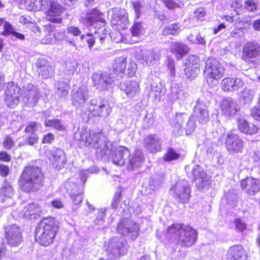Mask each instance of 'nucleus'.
<instances>
[{
    "mask_svg": "<svg viewBox=\"0 0 260 260\" xmlns=\"http://www.w3.org/2000/svg\"><path fill=\"white\" fill-rule=\"evenodd\" d=\"M74 138L80 147L90 146L96 149L98 158L106 159L110 157L113 164L121 166L126 164L124 156L129 155V150L124 146L119 147L112 152V144L102 132L90 131L86 127L79 128Z\"/></svg>",
    "mask_w": 260,
    "mask_h": 260,
    "instance_id": "1",
    "label": "nucleus"
},
{
    "mask_svg": "<svg viewBox=\"0 0 260 260\" xmlns=\"http://www.w3.org/2000/svg\"><path fill=\"white\" fill-rule=\"evenodd\" d=\"M43 175L37 166L28 165L23 170L19 181L21 190L25 192L35 191L43 186Z\"/></svg>",
    "mask_w": 260,
    "mask_h": 260,
    "instance_id": "2",
    "label": "nucleus"
},
{
    "mask_svg": "<svg viewBox=\"0 0 260 260\" xmlns=\"http://www.w3.org/2000/svg\"><path fill=\"white\" fill-rule=\"evenodd\" d=\"M58 229L54 218L49 217L43 218L36 229V241L43 246L50 245L53 242Z\"/></svg>",
    "mask_w": 260,
    "mask_h": 260,
    "instance_id": "3",
    "label": "nucleus"
},
{
    "mask_svg": "<svg viewBox=\"0 0 260 260\" xmlns=\"http://www.w3.org/2000/svg\"><path fill=\"white\" fill-rule=\"evenodd\" d=\"M168 233L170 235H177L178 244L182 247H189L193 245L198 239L197 230L190 226L175 223L168 229Z\"/></svg>",
    "mask_w": 260,
    "mask_h": 260,
    "instance_id": "4",
    "label": "nucleus"
},
{
    "mask_svg": "<svg viewBox=\"0 0 260 260\" xmlns=\"http://www.w3.org/2000/svg\"><path fill=\"white\" fill-rule=\"evenodd\" d=\"M204 75L207 83L211 86L217 84L224 74V69L214 58L209 57L204 61Z\"/></svg>",
    "mask_w": 260,
    "mask_h": 260,
    "instance_id": "5",
    "label": "nucleus"
},
{
    "mask_svg": "<svg viewBox=\"0 0 260 260\" xmlns=\"http://www.w3.org/2000/svg\"><path fill=\"white\" fill-rule=\"evenodd\" d=\"M107 255L111 259L119 257L127 252L126 241L123 237H114L105 243Z\"/></svg>",
    "mask_w": 260,
    "mask_h": 260,
    "instance_id": "6",
    "label": "nucleus"
},
{
    "mask_svg": "<svg viewBox=\"0 0 260 260\" xmlns=\"http://www.w3.org/2000/svg\"><path fill=\"white\" fill-rule=\"evenodd\" d=\"M171 191L173 197L183 204L187 203L190 198L191 189L186 180L178 181L171 188Z\"/></svg>",
    "mask_w": 260,
    "mask_h": 260,
    "instance_id": "7",
    "label": "nucleus"
},
{
    "mask_svg": "<svg viewBox=\"0 0 260 260\" xmlns=\"http://www.w3.org/2000/svg\"><path fill=\"white\" fill-rule=\"evenodd\" d=\"M188 175L192 178L199 189H208L211 183L210 178L208 176L203 169L199 165H194L190 174Z\"/></svg>",
    "mask_w": 260,
    "mask_h": 260,
    "instance_id": "8",
    "label": "nucleus"
},
{
    "mask_svg": "<svg viewBox=\"0 0 260 260\" xmlns=\"http://www.w3.org/2000/svg\"><path fill=\"white\" fill-rule=\"evenodd\" d=\"M90 106L88 108V117L93 116L107 117L111 112V108L109 103L101 99H93L90 101Z\"/></svg>",
    "mask_w": 260,
    "mask_h": 260,
    "instance_id": "9",
    "label": "nucleus"
},
{
    "mask_svg": "<svg viewBox=\"0 0 260 260\" xmlns=\"http://www.w3.org/2000/svg\"><path fill=\"white\" fill-rule=\"evenodd\" d=\"M116 77L107 72L96 73L92 75V80L93 82V85L100 90H108L110 87H112V85L116 84L117 81Z\"/></svg>",
    "mask_w": 260,
    "mask_h": 260,
    "instance_id": "10",
    "label": "nucleus"
},
{
    "mask_svg": "<svg viewBox=\"0 0 260 260\" xmlns=\"http://www.w3.org/2000/svg\"><path fill=\"white\" fill-rule=\"evenodd\" d=\"M225 145L230 153L237 154L242 152L244 142L239 135L233 132H230L227 134Z\"/></svg>",
    "mask_w": 260,
    "mask_h": 260,
    "instance_id": "11",
    "label": "nucleus"
},
{
    "mask_svg": "<svg viewBox=\"0 0 260 260\" xmlns=\"http://www.w3.org/2000/svg\"><path fill=\"white\" fill-rule=\"evenodd\" d=\"M21 96L22 102L28 106H34L38 101L40 93L38 88L31 83H28L22 86Z\"/></svg>",
    "mask_w": 260,
    "mask_h": 260,
    "instance_id": "12",
    "label": "nucleus"
},
{
    "mask_svg": "<svg viewBox=\"0 0 260 260\" xmlns=\"http://www.w3.org/2000/svg\"><path fill=\"white\" fill-rule=\"evenodd\" d=\"M117 232L123 236H127L133 240L139 235V226L135 222L127 219H123L117 227Z\"/></svg>",
    "mask_w": 260,
    "mask_h": 260,
    "instance_id": "13",
    "label": "nucleus"
},
{
    "mask_svg": "<svg viewBox=\"0 0 260 260\" xmlns=\"http://www.w3.org/2000/svg\"><path fill=\"white\" fill-rule=\"evenodd\" d=\"M5 237L10 246H18L22 241L20 228L15 224L8 225L5 229Z\"/></svg>",
    "mask_w": 260,
    "mask_h": 260,
    "instance_id": "14",
    "label": "nucleus"
},
{
    "mask_svg": "<svg viewBox=\"0 0 260 260\" xmlns=\"http://www.w3.org/2000/svg\"><path fill=\"white\" fill-rule=\"evenodd\" d=\"M20 88L13 83H8L6 90L5 102L10 108H14L20 102L19 98Z\"/></svg>",
    "mask_w": 260,
    "mask_h": 260,
    "instance_id": "15",
    "label": "nucleus"
},
{
    "mask_svg": "<svg viewBox=\"0 0 260 260\" xmlns=\"http://www.w3.org/2000/svg\"><path fill=\"white\" fill-rule=\"evenodd\" d=\"M260 55V44L256 41H248L244 46L242 58L245 61H251Z\"/></svg>",
    "mask_w": 260,
    "mask_h": 260,
    "instance_id": "16",
    "label": "nucleus"
},
{
    "mask_svg": "<svg viewBox=\"0 0 260 260\" xmlns=\"http://www.w3.org/2000/svg\"><path fill=\"white\" fill-rule=\"evenodd\" d=\"M88 99V91L86 86H81L72 91V104L76 108L82 107Z\"/></svg>",
    "mask_w": 260,
    "mask_h": 260,
    "instance_id": "17",
    "label": "nucleus"
},
{
    "mask_svg": "<svg viewBox=\"0 0 260 260\" xmlns=\"http://www.w3.org/2000/svg\"><path fill=\"white\" fill-rule=\"evenodd\" d=\"M199 59L194 55L188 57L187 61L185 63L184 69L185 75L188 79L192 80L198 75L200 69L199 63Z\"/></svg>",
    "mask_w": 260,
    "mask_h": 260,
    "instance_id": "18",
    "label": "nucleus"
},
{
    "mask_svg": "<svg viewBox=\"0 0 260 260\" xmlns=\"http://www.w3.org/2000/svg\"><path fill=\"white\" fill-rule=\"evenodd\" d=\"M64 11V8L57 1H53L46 12V18L50 21L60 23L62 21L61 15Z\"/></svg>",
    "mask_w": 260,
    "mask_h": 260,
    "instance_id": "19",
    "label": "nucleus"
},
{
    "mask_svg": "<svg viewBox=\"0 0 260 260\" xmlns=\"http://www.w3.org/2000/svg\"><path fill=\"white\" fill-rule=\"evenodd\" d=\"M103 14L97 9H93L87 12L85 16L81 18V22L85 23L87 27H92L98 25V22L105 23V20L102 17Z\"/></svg>",
    "mask_w": 260,
    "mask_h": 260,
    "instance_id": "20",
    "label": "nucleus"
},
{
    "mask_svg": "<svg viewBox=\"0 0 260 260\" xmlns=\"http://www.w3.org/2000/svg\"><path fill=\"white\" fill-rule=\"evenodd\" d=\"M111 18L113 23L119 25L121 28H126L128 25V14L125 9L114 8L111 11Z\"/></svg>",
    "mask_w": 260,
    "mask_h": 260,
    "instance_id": "21",
    "label": "nucleus"
},
{
    "mask_svg": "<svg viewBox=\"0 0 260 260\" xmlns=\"http://www.w3.org/2000/svg\"><path fill=\"white\" fill-rule=\"evenodd\" d=\"M220 108L222 113L227 117L235 116L240 110L237 102L231 98L223 100Z\"/></svg>",
    "mask_w": 260,
    "mask_h": 260,
    "instance_id": "22",
    "label": "nucleus"
},
{
    "mask_svg": "<svg viewBox=\"0 0 260 260\" xmlns=\"http://www.w3.org/2000/svg\"><path fill=\"white\" fill-rule=\"evenodd\" d=\"M49 158L53 167L58 170L63 168L67 162L64 152L59 149H55L50 151Z\"/></svg>",
    "mask_w": 260,
    "mask_h": 260,
    "instance_id": "23",
    "label": "nucleus"
},
{
    "mask_svg": "<svg viewBox=\"0 0 260 260\" xmlns=\"http://www.w3.org/2000/svg\"><path fill=\"white\" fill-rule=\"evenodd\" d=\"M242 189L247 194L253 196L260 189L259 181L255 178L247 177L241 182Z\"/></svg>",
    "mask_w": 260,
    "mask_h": 260,
    "instance_id": "24",
    "label": "nucleus"
},
{
    "mask_svg": "<svg viewBox=\"0 0 260 260\" xmlns=\"http://www.w3.org/2000/svg\"><path fill=\"white\" fill-rule=\"evenodd\" d=\"M194 112L198 121L202 123H206L209 119V111L206 103L201 100H198L193 108Z\"/></svg>",
    "mask_w": 260,
    "mask_h": 260,
    "instance_id": "25",
    "label": "nucleus"
},
{
    "mask_svg": "<svg viewBox=\"0 0 260 260\" xmlns=\"http://www.w3.org/2000/svg\"><path fill=\"white\" fill-rule=\"evenodd\" d=\"M64 186L73 204L74 205L80 204L82 201L83 195L79 190L78 185L74 182H68L66 183Z\"/></svg>",
    "mask_w": 260,
    "mask_h": 260,
    "instance_id": "26",
    "label": "nucleus"
},
{
    "mask_svg": "<svg viewBox=\"0 0 260 260\" xmlns=\"http://www.w3.org/2000/svg\"><path fill=\"white\" fill-rule=\"evenodd\" d=\"M161 142L155 134L148 135L144 140V146L151 153H156L160 150Z\"/></svg>",
    "mask_w": 260,
    "mask_h": 260,
    "instance_id": "27",
    "label": "nucleus"
},
{
    "mask_svg": "<svg viewBox=\"0 0 260 260\" xmlns=\"http://www.w3.org/2000/svg\"><path fill=\"white\" fill-rule=\"evenodd\" d=\"M127 156H128V158L125 164L127 165V168L129 170H133L138 168L144 162L143 154L140 149L136 150L132 154L129 153V155Z\"/></svg>",
    "mask_w": 260,
    "mask_h": 260,
    "instance_id": "28",
    "label": "nucleus"
},
{
    "mask_svg": "<svg viewBox=\"0 0 260 260\" xmlns=\"http://www.w3.org/2000/svg\"><path fill=\"white\" fill-rule=\"evenodd\" d=\"M159 53L152 50H145L142 52V55L139 57L140 62L144 66H153L160 59Z\"/></svg>",
    "mask_w": 260,
    "mask_h": 260,
    "instance_id": "29",
    "label": "nucleus"
},
{
    "mask_svg": "<svg viewBox=\"0 0 260 260\" xmlns=\"http://www.w3.org/2000/svg\"><path fill=\"white\" fill-rule=\"evenodd\" d=\"M116 85L118 86L121 90L130 97H134L138 94L140 91V87L138 82L135 81H126L123 83L117 81Z\"/></svg>",
    "mask_w": 260,
    "mask_h": 260,
    "instance_id": "30",
    "label": "nucleus"
},
{
    "mask_svg": "<svg viewBox=\"0 0 260 260\" xmlns=\"http://www.w3.org/2000/svg\"><path fill=\"white\" fill-rule=\"evenodd\" d=\"M244 84L243 80L239 78H225L221 82L222 89L224 91H233L241 88Z\"/></svg>",
    "mask_w": 260,
    "mask_h": 260,
    "instance_id": "31",
    "label": "nucleus"
},
{
    "mask_svg": "<svg viewBox=\"0 0 260 260\" xmlns=\"http://www.w3.org/2000/svg\"><path fill=\"white\" fill-rule=\"evenodd\" d=\"M41 213L40 207L36 204H28L24 206L20 215L22 217L31 220L35 219Z\"/></svg>",
    "mask_w": 260,
    "mask_h": 260,
    "instance_id": "32",
    "label": "nucleus"
},
{
    "mask_svg": "<svg viewBox=\"0 0 260 260\" xmlns=\"http://www.w3.org/2000/svg\"><path fill=\"white\" fill-rule=\"evenodd\" d=\"M228 260H246V253L243 247L240 245L231 247L227 253Z\"/></svg>",
    "mask_w": 260,
    "mask_h": 260,
    "instance_id": "33",
    "label": "nucleus"
},
{
    "mask_svg": "<svg viewBox=\"0 0 260 260\" xmlns=\"http://www.w3.org/2000/svg\"><path fill=\"white\" fill-rule=\"evenodd\" d=\"M238 127L240 131L246 135H253L258 131V127L254 124L248 122L244 118L237 119Z\"/></svg>",
    "mask_w": 260,
    "mask_h": 260,
    "instance_id": "34",
    "label": "nucleus"
},
{
    "mask_svg": "<svg viewBox=\"0 0 260 260\" xmlns=\"http://www.w3.org/2000/svg\"><path fill=\"white\" fill-rule=\"evenodd\" d=\"M126 60L123 58H118L115 60L113 64V75H116L115 80L118 81L120 78H122L124 75V71L126 68Z\"/></svg>",
    "mask_w": 260,
    "mask_h": 260,
    "instance_id": "35",
    "label": "nucleus"
},
{
    "mask_svg": "<svg viewBox=\"0 0 260 260\" xmlns=\"http://www.w3.org/2000/svg\"><path fill=\"white\" fill-rule=\"evenodd\" d=\"M188 118L187 114L185 113H176L172 121L174 131H176L178 135L182 134L184 129V122Z\"/></svg>",
    "mask_w": 260,
    "mask_h": 260,
    "instance_id": "36",
    "label": "nucleus"
},
{
    "mask_svg": "<svg viewBox=\"0 0 260 260\" xmlns=\"http://www.w3.org/2000/svg\"><path fill=\"white\" fill-rule=\"evenodd\" d=\"M170 49L172 53L175 54L177 58L181 59L188 51L186 45L181 42H172L170 43Z\"/></svg>",
    "mask_w": 260,
    "mask_h": 260,
    "instance_id": "37",
    "label": "nucleus"
},
{
    "mask_svg": "<svg viewBox=\"0 0 260 260\" xmlns=\"http://www.w3.org/2000/svg\"><path fill=\"white\" fill-rule=\"evenodd\" d=\"M92 29H93V35L95 36L96 40L100 41L101 44L104 43L106 39L109 35L107 26L104 25L101 26L95 25L90 28L89 30L92 31Z\"/></svg>",
    "mask_w": 260,
    "mask_h": 260,
    "instance_id": "38",
    "label": "nucleus"
},
{
    "mask_svg": "<svg viewBox=\"0 0 260 260\" xmlns=\"http://www.w3.org/2000/svg\"><path fill=\"white\" fill-rule=\"evenodd\" d=\"M165 180L162 174H154L151 177L149 182L150 188L152 190H158L161 187Z\"/></svg>",
    "mask_w": 260,
    "mask_h": 260,
    "instance_id": "39",
    "label": "nucleus"
},
{
    "mask_svg": "<svg viewBox=\"0 0 260 260\" xmlns=\"http://www.w3.org/2000/svg\"><path fill=\"white\" fill-rule=\"evenodd\" d=\"M14 195V190L9 182H5L0 189V201L4 202L10 199Z\"/></svg>",
    "mask_w": 260,
    "mask_h": 260,
    "instance_id": "40",
    "label": "nucleus"
},
{
    "mask_svg": "<svg viewBox=\"0 0 260 260\" xmlns=\"http://www.w3.org/2000/svg\"><path fill=\"white\" fill-rule=\"evenodd\" d=\"M181 25L179 23H175L169 24L165 27L162 30V34L165 36L172 35L174 36L178 35L181 31Z\"/></svg>",
    "mask_w": 260,
    "mask_h": 260,
    "instance_id": "41",
    "label": "nucleus"
},
{
    "mask_svg": "<svg viewBox=\"0 0 260 260\" xmlns=\"http://www.w3.org/2000/svg\"><path fill=\"white\" fill-rule=\"evenodd\" d=\"M162 87L161 84L153 83L151 85L150 89L149 91V98L154 100H159L162 92Z\"/></svg>",
    "mask_w": 260,
    "mask_h": 260,
    "instance_id": "42",
    "label": "nucleus"
},
{
    "mask_svg": "<svg viewBox=\"0 0 260 260\" xmlns=\"http://www.w3.org/2000/svg\"><path fill=\"white\" fill-rule=\"evenodd\" d=\"M69 85L63 81H59L56 85V94L60 98H66L69 93Z\"/></svg>",
    "mask_w": 260,
    "mask_h": 260,
    "instance_id": "43",
    "label": "nucleus"
},
{
    "mask_svg": "<svg viewBox=\"0 0 260 260\" xmlns=\"http://www.w3.org/2000/svg\"><path fill=\"white\" fill-rule=\"evenodd\" d=\"M44 124L47 127H51L58 131H64L66 128L61 121L57 119H46Z\"/></svg>",
    "mask_w": 260,
    "mask_h": 260,
    "instance_id": "44",
    "label": "nucleus"
},
{
    "mask_svg": "<svg viewBox=\"0 0 260 260\" xmlns=\"http://www.w3.org/2000/svg\"><path fill=\"white\" fill-rule=\"evenodd\" d=\"M224 198L227 201L228 204L231 205L232 207H235L237 201L238 197L235 190L230 189L224 193Z\"/></svg>",
    "mask_w": 260,
    "mask_h": 260,
    "instance_id": "45",
    "label": "nucleus"
},
{
    "mask_svg": "<svg viewBox=\"0 0 260 260\" xmlns=\"http://www.w3.org/2000/svg\"><path fill=\"white\" fill-rule=\"evenodd\" d=\"M78 64L76 61H67L64 67V72L68 77H70L74 74L77 70Z\"/></svg>",
    "mask_w": 260,
    "mask_h": 260,
    "instance_id": "46",
    "label": "nucleus"
},
{
    "mask_svg": "<svg viewBox=\"0 0 260 260\" xmlns=\"http://www.w3.org/2000/svg\"><path fill=\"white\" fill-rule=\"evenodd\" d=\"M184 93L183 91L174 88L172 89L171 92L169 95V99L172 102L178 99L180 100L183 103L185 100Z\"/></svg>",
    "mask_w": 260,
    "mask_h": 260,
    "instance_id": "47",
    "label": "nucleus"
},
{
    "mask_svg": "<svg viewBox=\"0 0 260 260\" xmlns=\"http://www.w3.org/2000/svg\"><path fill=\"white\" fill-rule=\"evenodd\" d=\"M131 32L133 36L140 37L144 34V27L141 23L136 22L131 28Z\"/></svg>",
    "mask_w": 260,
    "mask_h": 260,
    "instance_id": "48",
    "label": "nucleus"
},
{
    "mask_svg": "<svg viewBox=\"0 0 260 260\" xmlns=\"http://www.w3.org/2000/svg\"><path fill=\"white\" fill-rule=\"evenodd\" d=\"M99 171V169L97 167L92 166L88 170H82L80 172V176L81 181L83 183H85L87 178L89 174L97 173Z\"/></svg>",
    "mask_w": 260,
    "mask_h": 260,
    "instance_id": "49",
    "label": "nucleus"
},
{
    "mask_svg": "<svg viewBox=\"0 0 260 260\" xmlns=\"http://www.w3.org/2000/svg\"><path fill=\"white\" fill-rule=\"evenodd\" d=\"M179 157L180 154L179 153L176 152L173 149L170 148L163 158L165 161H171L177 159Z\"/></svg>",
    "mask_w": 260,
    "mask_h": 260,
    "instance_id": "50",
    "label": "nucleus"
},
{
    "mask_svg": "<svg viewBox=\"0 0 260 260\" xmlns=\"http://www.w3.org/2000/svg\"><path fill=\"white\" fill-rule=\"evenodd\" d=\"M67 31L68 34L74 37L80 36L81 40H83L85 38V35L81 34V30L77 26L69 25L67 28Z\"/></svg>",
    "mask_w": 260,
    "mask_h": 260,
    "instance_id": "51",
    "label": "nucleus"
},
{
    "mask_svg": "<svg viewBox=\"0 0 260 260\" xmlns=\"http://www.w3.org/2000/svg\"><path fill=\"white\" fill-rule=\"evenodd\" d=\"M188 121L186 123L185 127H184V129L185 131L186 135H190L193 133L196 128V121L193 117H190L188 118Z\"/></svg>",
    "mask_w": 260,
    "mask_h": 260,
    "instance_id": "52",
    "label": "nucleus"
},
{
    "mask_svg": "<svg viewBox=\"0 0 260 260\" xmlns=\"http://www.w3.org/2000/svg\"><path fill=\"white\" fill-rule=\"evenodd\" d=\"M164 5L169 9H173L177 8H181L183 4L182 2L174 0H161Z\"/></svg>",
    "mask_w": 260,
    "mask_h": 260,
    "instance_id": "53",
    "label": "nucleus"
},
{
    "mask_svg": "<svg viewBox=\"0 0 260 260\" xmlns=\"http://www.w3.org/2000/svg\"><path fill=\"white\" fill-rule=\"evenodd\" d=\"M42 128L41 125L35 122H30L27 126L25 129V132L27 133H30L31 135L35 134L37 131L41 130Z\"/></svg>",
    "mask_w": 260,
    "mask_h": 260,
    "instance_id": "54",
    "label": "nucleus"
},
{
    "mask_svg": "<svg viewBox=\"0 0 260 260\" xmlns=\"http://www.w3.org/2000/svg\"><path fill=\"white\" fill-rule=\"evenodd\" d=\"M40 74L44 78H48L52 75V67L49 65L41 66Z\"/></svg>",
    "mask_w": 260,
    "mask_h": 260,
    "instance_id": "55",
    "label": "nucleus"
},
{
    "mask_svg": "<svg viewBox=\"0 0 260 260\" xmlns=\"http://www.w3.org/2000/svg\"><path fill=\"white\" fill-rule=\"evenodd\" d=\"M257 4L253 0H247L244 4V8L249 12H253L257 9Z\"/></svg>",
    "mask_w": 260,
    "mask_h": 260,
    "instance_id": "56",
    "label": "nucleus"
},
{
    "mask_svg": "<svg viewBox=\"0 0 260 260\" xmlns=\"http://www.w3.org/2000/svg\"><path fill=\"white\" fill-rule=\"evenodd\" d=\"M206 12L204 8L200 7L194 11V17L198 20L203 21L206 15Z\"/></svg>",
    "mask_w": 260,
    "mask_h": 260,
    "instance_id": "57",
    "label": "nucleus"
},
{
    "mask_svg": "<svg viewBox=\"0 0 260 260\" xmlns=\"http://www.w3.org/2000/svg\"><path fill=\"white\" fill-rule=\"evenodd\" d=\"M14 31V27L9 22H5L4 25V30L2 32V35L6 36H9L10 35H12Z\"/></svg>",
    "mask_w": 260,
    "mask_h": 260,
    "instance_id": "58",
    "label": "nucleus"
},
{
    "mask_svg": "<svg viewBox=\"0 0 260 260\" xmlns=\"http://www.w3.org/2000/svg\"><path fill=\"white\" fill-rule=\"evenodd\" d=\"M52 0H39L38 2L36 0L37 5H39L42 10H47L49 6L53 3Z\"/></svg>",
    "mask_w": 260,
    "mask_h": 260,
    "instance_id": "59",
    "label": "nucleus"
},
{
    "mask_svg": "<svg viewBox=\"0 0 260 260\" xmlns=\"http://www.w3.org/2000/svg\"><path fill=\"white\" fill-rule=\"evenodd\" d=\"M106 208L101 209L98 212V215L95 219V223L98 224H102L104 221V218L105 216Z\"/></svg>",
    "mask_w": 260,
    "mask_h": 260,
    "instance_id": "60",
    "label": "nucleus"
},
{
    "mask_svg": "<svg viewBox=\"0 0 260 260\" xmlns=\"http://www.w3.org/2000/svg\"><path fill=\"white\" fill-rule=\"evenodd\" d=\"M121 192L120 191H117L114 196L111 203V206L113 209H116L118 205L121 200Z\"/></svg>",
    "mask_w": 260,
    "mask_h": 260,
    "instance_id": "61",
    "label": "nucleus"
},
{
    "mask_svg": "<svg viewBox=\"0 0 260 260\" xmlns=\"http://www.w3.org/2000/svg\"><path fill=\"white\" fill-rule=\"evenodd\" d=\"M14 142L12 138L8 136H6L4 138L3 145L5 148L7 149H10L14 146Z\"/></svg>",
    "mask_w": 260,
    "mask_h": 260,
    "instance_id": "62",
    "label": "nucleus"
},
{
    "mask_svg": "<svg viewBox=\"0 0 260 260\" xmlns=\"http://www.w3.org/2000/svg\"><path fill=\"white\" fill-rule=\"evenodd\" d=\"M38 136L36 134L31 135L25 138V143L29 145H33L38 143Z\"/></svg>",
    "mask_w": 260,
    "mask_h": 260,
    "instance_id": "63",
    "label": "nucleus"
},
{
    "mask_svg": "<svg viewBox=\"0 0 260 260\" xmlns=\"http://www.w3.org/2000/svg\"><path fill=\"white\" fill-rule=\"evenodd\" d=\"M251 116L256 120L260 121V107H254L251 108Z\"/></svg>",
    "mask_w": 260,
    "mask_h": 260,
    "instance_id": "64",
    "label": "nucleus"
}]
</instances>
